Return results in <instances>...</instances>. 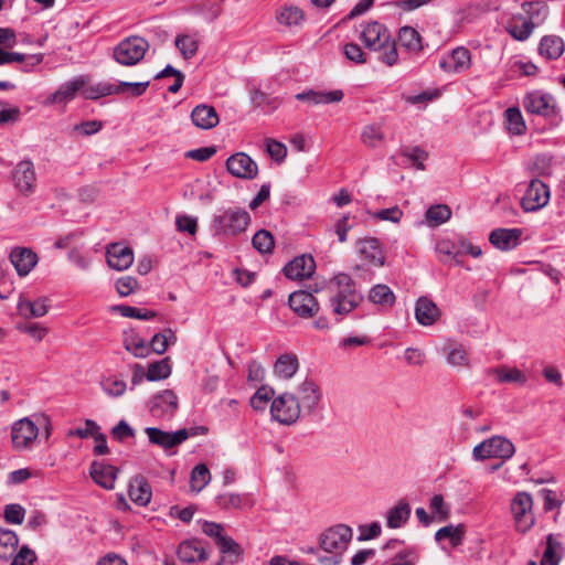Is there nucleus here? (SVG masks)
<instances>
[{
  "instance_id": "obj_1",
  "label": "nucleus",
  "mask_w": 565,
  "mask_h": 565,
  "mask_svg": "<svg viewBox=\"0 0 565 565\" xmlns=\"http://www.w3.org/2000/svg\"><path fill=\"white\" fill-rule=\"evenodd\" d=\"M329 289L332 292L329 305L337 322H340L363 301V296L358 291L355 281L348 274L335 275L329 284Z\"/></svg>"
},
{
  "instance_id": "obj_2",
  "label": "nucleus",
  "mask_w": 565,
  "mask_h": 565,
  "mask_svg": "<svg viewBox=\"0 0 565 565\" xmlns=\"http://www.w3.org/2000/svg\"><path fill=\"white\" fill-rule=\"evenodd\" d=\"M361 40L367 49L379 52V60L387 66H394L398 62L396 42L382 23L369 22L361 32Z\"/></svg>"
},
{
  "instance_id": "obj_3",
  "label": "nucleus",
  "mask_w": 565,
  "mask_h": 565,
  "mask_svg": "<svg viewBox=\"0 0 565 565\" xmlns=\"http://www.w3.org/2000/svg\"><path fill=\"white\" fill-rule=\"evenodd\" d=\"M522 106L527 114L544 118L551 126H557L562 121L561 108L550 93L529 92L523 96Z\"/></svg>"
},
{
  "instance_id": "obj_4",
  "label": "nucleus",
  "mask_w": 565,
  "mask_h": 565,
  "mask_svg": "<svg viewBox=\"0 0 565 565\" xmlns=\"http://www.w3.org/2000/svg\"><path fill=\"white\" fill-rule=\"evenodd\" d=\"M515 452L513 443L504 436L494 435L476 445L472 449V457L477 461L489 458L510 459Z\"/></svg>"
},
{
  "instance_id": "obj_5",
  "label": "nucleus",
  "mask_w": 565,
  "mask_h": 565,
  "mask_svg": "<svg viewBox=\"0 0 565 565\" xmlns=\"http://www.w3.org/2000/svg\"><path fill=\"white\" fill-rule=\"evenodd\" d=\"M250 223V215L243 209H227L213 220L215 233L235 236L246 231Z\"/></svg>"
},
{
  "instance_id": "obj_6",
  "label": "nucleus",
  "mask_w": 565,
  "mask_h": 565,
  "mask_svg": "<svg viewBox=\"0 0 565 565\" xmlns=\"http://www.w3.org/2000/svg\"><path fill=\"white\" fill-rule=\"evenodd\" d=\"M148 49L149 43L143 38L129 36L113 49V58L120 65L134 66L143 58Z\"/></svg>"
},
{
  "instance_id": "obj_7",
  "label": "nucleus",
  "mask_w": 565,
  "mask_h": 565,
  "mask_svg": "<svg viewBox=\"0 0 565 565\" xmlns=\"http://www.w3.org/2000/svg\"><path fill=\"white\" fill-rule=\"evenodd\" d=\"M292 394L303 416H310L317 413L322 399V392L315 380L306 377L298 384L296 392Z\"/></svg>"
},
{
  "instance_id": "obj_8",
  "label": "nucleus",
  "mask_w": 565,
  "mask_h": 565,
  "mask_svg": "<svg viewBox=\"0 0 565 565\" xmlns=\"http://www.w3.org/2000/svg\"><path fill=\"white\" fill-rule=\"evenodd\" d=\"M271 417L280 424L292 425L302 415L292 393H284L271 402Z\"/></svg>"
},
{
  "instance_id": "obj_9",
  "label": "nucleus",
  "mask_w": 565,
  "mask_h": 565,
  "mask_svg": "<svg viewBox=\"0 0 565 565\" xmlns=\"http://www.w3.org/2000/svg\"><path fill=\"white\" fill-rule=\"evenodd\" d=\"M39 437L38 425L29 417L21 418L11 427V441L17 450L33 448Z\"/></svg>"
},
{
  "instance_id": "obj_10",
  "label": "nucleus",
  "mask_w": 565,
  "mask_h": 565,
  "mask_svg": "<svg viewBox=\"0 0 565 565\" xmlns=\"http://www.w3.org/2000/svg\"><path fill=\"white\" fill-rule=\"evenodd\" d=\"M532 497L527 492H519L511 502V512L519 532L525 533L534 524Z\"/></svg>"
},
{
  "instance_id": "obj_11",
  "label": "nucleus",
  "mask_w": 565,
  "mask_h": 565,
  "mask_svg": "<svg viewBox=\"0 0 565 565\" xmlns=\"http://www.w3.org/2000/svg\"><path fill=\"white\" fill-rule=\"evenodd\" d=\"M352 539V529L344 524L329 527L319 536L320 547L328 553L343 551Z\"/></svg>"
},
{
  "instance_id": "obj_12",
  "label": "nucleus",
  "mask_w": 565,
  "mask_h": 565,
  "mask_svg": "<svg viewBox=\"0 0 565 565\" xmlns=\"http://www.w3.org/2000/svg\"><path fill=\"white\" fill-rule=\"evenodd\" d=\"M550 201L548 186L539 179H532L527 185L521 206L524 212H536L547 205Z\"/></svg>"
},
{
  "instance_id": "obj_13",
  "label": "nucleus",
  "mask_w": 565,
  "mask_h": 565,
  "mask_svg": "<svg viewBox=\"0 0 565 565\" xmlns=\"http://www.w3.org/2000/svg\"><path fill=\"white\" fill-rule=\"evenodd\" d=\"M12 180L18 191L29 196L36 190V172L31 160L20 161L12 170Z\"/></svg>"
},
{
  "instance_id": "obj_14",
  "label": "nucleus",
  "mask_w": 565,
  "mask_h": 565,
  "mask_svg": "<svg viewBox=\"0 0 565 565\" xmlns=\"http://www.w3.org/2000/svg\"><path fill=\"white\" fill-rule=\"evenodd\" d=\"M288 302L290 309L302 319L315 317L320 309L316 297L306 290L291 292Z\"/></svg>"
},
{
  "instance_id": "obj_15",
  "label": "nucleus",
  "mask_w": 565,
  "mask_h": 565,
  "mask_svg": "<svg viewBox=\"0 0 565 565\" xmlns=\"http://www.w3.org/2000/svg\"><path fill=\"white\" fill-rule=\"evenodd\" d=\"M145 433L151 444L164 449L173 448L186 440L190 435H194V433H190L186 428L179 429L174 433H168L156 427H147Z\"/></svg>"
},
{
  "instance_id": "obj_16",
  "label": "nucleus",
  "mask_w": 565,
  "mask_h": 565,
  "mask_svg": "<svg viewBox=\"0 0 565 565\" xmlns=\"http://www.w3.org/2000/svg\"><path fill=\"white\" fill-rule=\"evenodd\" d=\"M227 171L241 179L252 180L258 173L257 163L246 153L237 152L226 160Z\"/></svg>"
},
{
  "instance_id": "obj_17",
  "label": "nucleus",
  "mask_w": 565,
  "mask_h": 565,
  "mask_svg": "<svg viewBox=\"0 0 565 565\" xmlns=\"http://www.w3.org/2000/svg\"><path fill=\"white\" fill-rule=\"evenodd\" d=\"M87 83V78L83 75L77 76L64 84H62L53 94L47 96L44 105L51 106L55 104H65L74 99L76 93L84 88Z\"/></svg>"
},
{
  "instance_id": "obj_18",
  "label": "nucleus",
  "mask_w": 565,
  "mask_h": 565,
  "mask_svg": "<svg viewBox=\"0 0 565 565\" xmlns=\"http://www.w3.org/2000/svg\"><path fill=\"white\" fill-rule=\"evenodd\" d=\"M316 270V262L311 255L295 257L284 267V274L288 279L302 280L311 277Z\"/></svg>"
},
{
  "instance_id": "obj_19",
  "label": "nucleus",
  "mask_w": 565,
  "mask_h": 565,
  "mask_svg": "<svg viewBox=\"0 0 565 565\" xmlns=\"http://www.w3.org/2000/svg\"><path fill=\"white\" fill-rule=\"evenodd\" d=\"M178 407V397L171 390H164L154 395L149 404L153 417L161 418L171 416Z\"/></svg>"
},
{
  "instance_id": "obj_20",
  "label": "nucleus",
  "mask_w": 565,
  "mask_h": 565,
  "mask_svg": "<svg viewBox=\"0 0 565 565\" xmlns=\"http://www.w3.org/2000/svg\"><path fill=\"white\" fill-rule=\"evenodd\" d=\"M470 51L463 46L454 49L439 63L440 68L449 73H463L470 67Z\"/></svg>"
},
{
  "instance_id": "obj_21",
  "label": "nucleus",
  "mask_w": 565,
  "mask_h": 565,
  "mask_svg": "<svg viewBox=\"0 0 565 565\" xmlns=\"http://www.w3.org/2000/svg\"><path fill=\"white\" fill-rule=\"evenodd\" d=\"M107 264L118 271L128 269L134 263V252L128 246L113 243L106 250Z\"/></svg>"
},
{
  "instance_id": "obj_22",
  "label": "nucleus",
  "mask_w": 565,
  "mask_h": 565,
  "mask_svg": "<svg viewBox=\"0 0 565 565\" xmlns=\"http://www.w3.org/2000/svg\"><path fill=\"white\" fill-rule=\"evenodd\" d=\"M344 97V93L341 89L334 90H313L309 89L295 95V98L299 102H306L310 106L328 105L340 103Z\"/></svg>"
},
{
  "instance_id": "obj_23",
  "label": "nucleus",
  "mask_w": 565,
  "mask_h": 565,
  "mask_svg": "<svg viewBox=\"0 0 565 565\" xmlns=\"http://www.w3.org/2000/svg\"><path fill=\"white\" fill-rule=\"evenodd\" d=\"M9 258L19 276H26L38 263V255L28 247L13 248Z\"/></svg>"
},
{
  "instance_id": "obj_24",
  "label": "nucleus",
  "mask_w": 565,
  "mask_h": 565,
  "mask_svg": "<svg viewBox=\"0 0 565 565\" xmlns=\"http://www.w3.org/2000/svg\"><path fill=\"white\" fill-rule=\"evenodd\" d=\"M90 477L104 489L111 490L115 487L118 469L104 461H93L90 465Z\"/></svg>"
},
{
  "instance_id": "obj_25",
  "label": "nucleus",
  "mask_w": 565,
  "mask_h": 565,
  "mask_svg": "<svg viewBox=\"0 0 565 565\" xmlns=\"http://www.w3.org/2000/svg\"><path fill=\"white\" fill-rule=\"evenodd\" d=\"M522 230L520 228H497L490 233V243L501 250H510L519 245Z\"/></svg>"
},
{
  "instance_id": "obj_26",
  "label": "nucleus",
  "mask_w": 565,
  "mask_h": 565,
  "mask_svg": "<svg viewBox=\"0 0 565 565\" xmlns=\"http://www.w3.org/2000/svg\"><path fill=\"white\" fill-rule=\"evenodd\" d=\"M178 557L188 564L203 562L207 558L205 544L199 540L182 542L178 550Z\"/></svg>"
},
{
  "instance_id": "obj_27",
  "label": "nucleus",
  "mask_w": 565,
  "mask_h": 565,
  "mask_svg": "<svg viewBox=\"0 0 565 565\" xmlns=\"http://www.w3.org/2000/svg\"><path fill=\"white\" fill-rule=\"evenodd\" d=\"M128 494L134 503L140 507H146L151 501L152 490L143 476H136L129 483Z\"/></svg>"
},
{
  "instance_id": "obj_28",
  "label": "nucleus",
  "mask_w": 565,
  "mask_h": 565,
  "mask_svg": "<svg viewBox=\"0 0 565 565\" xmlns=\"http://www.w3.org/2000/svg\"><path fill=\"white\" fill-rule=\"evenodd\" d=\"M440 317V310L437 305L427 297H420L416 301L415 318L422 326H431Z\"/></svg>"
},
{
  "instance_id": "obj_29",
  "label": "nucleus",
  "mask_w": 565,
  "mask_h": 565,
  "mask_svg": "<svg viewBox=\"0 0 565 565\" xmlns=\"http://www.w3.org/2000/svg\"><path fill=\"white\" fill-rule=\"evenodd\" d=\"M191 119L194 126L200 129L214 128L218 121V115L213 106L201 104L193 108Z\"/></svg>"
},
{
  "instance_id": "obj_30",
  "label": "nucleus",
  "mask_w": 565,
  "mask_h": 565,
  "mask_svg": "<svg viewBox=\"0 0 565 565\" xmlns=\"http://www.w3.org/2000/svg\"><path fill=\"white\" fill-rule=\"evenodd\" d=\"M505 30L514 40L525 41L531 36L534 28L522 13H515L508 20Z\"/></svg>"
},
{
  "instance_id": "obj_31",
  "label": "nucleus",
  "mask_w": 565,
  "mask_h": 565,
  "mask_svg": "<svg viewBox=\"0 0 565 565\" xmlns=\"http://www.w3.org/2000/svg\"><path fill=\"white\" fill-rule=\"evenodd\" d=\"M360 255L375 266L384 265V255L376 238H364L356 244Z\"/></svg>"
},
{
  "instance_id": "obj_32",
  "label": "nucleus",
  "mask_w": 565,
  "mask_h": 565,
  "mask_svg": "<svg viewBox=\"0 0 565 565\" xmlns=\"http://www.w3.org/2000/svg\"><path fill=\"white\" fill-rule=\"evenodd\" d=\"M411 505L406 500H399L386 514V525L390 529H399L405 525L411 516Z\"/></svg>"
},
{
  "instance_id": "obj_33",
  "label": "nucleus",
  "mask_w": 565,
  "mask_h": 565,
  "mask_svg": "<svg viewBox=\"0 0 565 565\" xmlns=\"http://www.w3.org/2000/svg\"><path fill=\"white\" fill-rule=\"evenodd\" d=\"M565 44L558 35H545L541 39L539 53L547 60H557L564 53Z\"/></svg>"
},
{
  "instance_id": "obj_34",
  "label": "nucleus",
  "mask_w": 565,
  "mask_h": 565,
  "mask_svg": "<svg viewBox=\"0 0 565 565\" xmlns=\"http://www.w3.org/2000/svg\"><path fill=\"white\" fill-rule=\"evenodd\" d=\"M436 253L439 260L445 265H461V249L457 248V244L449 239H441L436 244Z\"/></svg>"
},
{
  "instance_id": "obj_35",
  "label": "nucleus",
  "mask_w": 565,
  "mask_h": 565,
  "mask_svg": "<svg viewBox=\"0 0 565 565\" xmlns=\"http://www.w3.org/2000/svg\"><path fill=\"white\" fill-rule=\"evenodd\" d=\"M299 369V362L295 354H281L274 364V373L284 380L291 379Z\"/></svg>"
},
{
  "instance_id": "obj_36",
  "label": "nucleus",
  "mask_w": 565,
  "mask_h": 565,
  "mask_svg": "<svg viewBox=\"0 0 565 565\" xmlns=\"http://www.w3.org/2000/svg\"><path fill=\"white\" fill-rule=\"evenodd\" d=\"M522 10L526 21L531 22L534 29L542 24L548 15V7L542 1L524 2Z\"/></svg>"
},
{
  "instance_id": "obj_37",
  "label": "nucleus",
  "mask_w": 565,
  "mask_h": 565,
  "mask_svg": "<svg viewBox=\"0 0 565 565\" xmlns=\"http://www.w3.org/2000/svg\"><path fill=\"white\" fill-rule=\"evenodd\" d=\"M124 347L136 358H146L150 354V348L147 342L132 330L125 332Z\"/></svg>"
},
{
  "instance_id": "obj_38",
  "label": "nucleus",
  "mask_w": 565,
  "mask_h": 565,
  "mask_svg": "<svg viewBox=\"0 0 565 565\" xmlns=\"http://www.w3.org/2000/svg\"><path fill=\"white\" fill-rule=\"evenodd\" d=\"M446 361L454 367H467L469 365V358L467 351L461 344L448 343L443 348Z\"/></svg>"
},
{
  "instance_id": "obj_39",
  "label": "nucleus",
  "mask_w": 565,
  "mask_h": 565,
  "mask_svg": "<svg viewBox=\"0 0 565 565\" xmlns=\"http://www.w3.org/2000/svg\"><path fill=\"white\" fill-rule=\"evenodd\" d=\"M466 534L465 524L460 523L458 525L448 524L446 526L440 527L435 533L436 542H440L445 539L450 541L452 547H457L462 544Z\"/></svg>"
},
{
  "instance_id": "obj_40",
  "label": "nucleus",
  "mask_w": 565,
  "mask_h": 565,
  "mask_svg": "<svg viewBox=\"0 0 565 565\" xmlns=\"http://www.w3.org/2000/svg\"><path fill=\"white\" fill-rule=\"evenodd\" d=\"M398 41L403 47L412 53H418L423 50L422 36L418 31L412 26H403L399 29Z\"/></svg>"
},
{
  "instance_id": "obj_41",
  "label": "nucleus",
  "mask_w": 565,
  "mask_h": 565,
  "mask_svg": "<svg viewBox=\"0 0 565 565\" xmlns=\"http://www.w3.org/2000/svg\"><path fill=\"white\" fill-rule=\"evenodd\" d=\"M563 545L553 534L546 537V547L541 558V565H558L562 561Z\"/></svg>"
},
{
  "instance_id": "obj_42",
  "label": "nucleus",
  "mask_w": 565,
  "mask_h": 565,
  "mask_svg": "<svg viewBox=\"0 0 565 565\" xmlns=\"http://www.w3.org/2000/svg\"><path fill=\"white\" fill-rule=\"evenodd\" d=\"M19 537L15 532L0 527V558L8 561L15 554Z\"/></svg>"
},
{
  "instance_id": "obj_43",
  "label": "nucleus",
  "mask_w": 565,
  "mask_h": 565,
  "mask_svg": "<svg viewBox=\"0 0 565 565\" xmlns=\"http://www.w3.org/2000/svg\"><path fill=\"white\" fill-rule=\"evenodd\" d=\"M395 295L386 285H375L369 294V300L375 305L392 307L395 302Z\"/></svg>"
},
{
  "instance_id": "obj_44",
  "label": "nucleus",
  "mask_w": 565,
  "mask_h": 565,
  "mask_svg": "<svg viewBox=\"0 0 565 565\" xmlns=\"http://www.w3.org/2000/svg\"><path fill=\"white\" fill-rule=\"evenodd\" d=\"M508 129L515 136H521L526 131V125L521 110L518 107H509L504 111Z\"/></svg>"
},
{
  "instance_id": "obj_45",
  "label": "nucleus",
  "mask_w": 565,
  "mask_h": 565,
  "mask_svg": "<svg viewBox=\"0 0 565 565\" xmlns=\"http://www.w3.org/2000/svg\"><path fill=\"white\" fill-rule=\"evenodd\" d=\"M277 20L280 24L297 26L303 22L305 12L299 7L287 6L279 11Z\"/></svg>"
},
{
  "instance_id": "obj_46",
  "label": "nucleus",
  "mask_w": 565,
  "mask_h": 565,
  "mask_svg": "<svg viewBox=\"0 0 565 565\" xmlns=\"http://www.w3.org/2000/svg\"><path fill=\"white\" fill-rule=\"evenodd\" d=\"M19 311L24 316L40 318L47 313V303L45 298H39L35 301L21 300L18 305Z\"/></svg>"
},
{
  "instance_id": "obj_47",
  "label": "nucleus",
  "mask_w": 565,
  "mask_h": 565,
  "mask_svg": "<svg viewBox=\"0 0 565 565\" xmlns=\"http://www.w3.org/2000/svg\"><path fill=\"white\" fill-rule=\"evenodd\" d=\"M500 383H518L524 385L527 381L526 375L516 367H497L492 371Z\"/></svg>"
},
{
  "instance_id": "obj_48",
  "label": "nucleus",
  "mask_w": 565,
  "mask_h": 565,
  "mask_svg": "<svg viewBox=\"0 0 565 565\" xmlns=\"http://www.w3.org/2000/svg\"><path fill=\"white\" fill-rule=\"evenodd\" d=\"M171 374V365L169 358L151 363L148 366L146 379L150 382L160 381L169 377Z\"/></svg>"
},
{
  "instance_id": "obj_49",
  "label": "nucleus",
  "mask_w": 565,
  "mask_h": 565,
  "mask_svg": "<svg viewBox=\"0 0 565 565\" xmlns=\"http://www.w3.org/2000/svg\"><path fill=\"white\" fill-rule=\"evenodd\" d=\"M118 89L116 84L100 82L83 90V95L86 99H98L100 97L117 95Z\"/></svg>"
},
{
  "instance_id": "obj_50",
  "label": "nucleus",
  "mask_w": 565,
  "mask_h": 565,
  "mask_svg": "<svg viewBox=\"0 0 565 565\" xmlns=\"http://www.w3.org/2000/svg\"><path fill=\"white\" fill-rule=\"evenodd\" d=\"M252 244L260 254H270L275 246V239L269 231L259 230L254 234Z\"/></svg>"
},
{
  "instance_id": "obj_51",
  "label": "nucleus",
  "mask_w": 565,
  "mask_h": 565,
  "mask_svg": "<svg viewBox=\"0 0 565 565\" xmlns=\"http://www.w3.org/2000/svg\"><path fill=\"white\" fill-rule=\"evenodd\" d=\"M177 337L171 329H166L161 333H156L150 341V351L162 354L167 351L169 343H175Z\"/></svg>"
},
{
  "instance_id": "obj_52",
  "label": "nucleus",
  "mask_w": 565,
  "mask_h": 565,
  "mask_svg": "<svg viewBox=\"0 0 565 565\" xmlns=\"http://www.w3.org/2000/svg\"><path fill=\"white\" fill-rule=\"evenodd\" d=\"M384 139L382 128L377 124H370L363 127L361 132V141L366 147L375 148Z\"/></svg>"
},
{
  "instance_id": "obj_53",
  "label": "nucleus",
  "mask_w": 565,
  "mask_h": 565,
  "mask_svg": "<svg viewBox=\"0 0 565 565\" xmlns=\"http://www.w3.org/2000/svg\"><path fill=\"white\" fill-rule=\"evenodd\" d=\"M211 473L203 463L196 465L191 472L190 487L192 491L200 492L210 482Z\"/></svg>"
},
{
  "instance_id": "obj_54",
  "label": "nucleus",
  "mask_w": 565,
  "mask_h": 565,
  "mask_svg": "<svg viewBox=\"0 0 565 565\" xmlns=\"http://www.w3.org/2000/svg\"><path fill=\"white\" fill-rule=\"evenodd\" d=\"M175 46L185 60H190L198 53L199 42L192 35L179 34L175 38Z\"/></svg>"
},
{
  "instance_id": "obj_55",
  "label": "nucleus",
  "mask_w": 565,
  "mask_h": 565,
  "mask_svg": "<svg viewBox=\"0 0 565 565\" xmlns=\"http://www.w3.org/2000/svg\"><path fill=\"white\" fill-rule=\"evenodd\" d=\"M450 216L451 210L445 204L433 205L426 212V218L433 225H440L447 222Z\"/></svg>"
},
{
  "instance_id": "obj_56",
  "label": "nucleus",
  "mask_w": 565,
  "mask_h": 565,
  "mask_svg": "<svg viewBox=\"0 0 565 565\" xmlns=\"http://www.w3.org/2000/svg\"><path fill=\"white\" fill-rule=\"evenodd\" d=\"M552 163L553 158L550 154L543 153L537 154L532 163H531V171L540 177H548L552 174Z\"/></svg>"
},
{
  "instance_id": "obj_57",
  "label": "nucleus",
  "mask_w": 565,
  "mask_h": 565,
  "mask_svg": "<svg viewBox=\"0 0 565 565\" xmlns=\"http://www.w3.org/2000/svg\"><path fill=\"white\" fill-rule=\"evenodd\" d=\"M274 390L269 386H260L250 398V406L255 411H264L274 396Z\"/></svg>"
},
{
  "instance_id": "obj_58",
  "label": "nucleus",
  "mask_w": 565,
  "mask_h": 565,
  "mask_svg": "<svg viewBox=\"0 0 565 565\" xmlns=\"http://www.w3.org/2000/svg\"><path fill=\"white\" fill-rule=\"evenodd\" d=\"M150 82H119L116 84V88L118 89L117 95L128 94L132 97L141 96L146 89L148 88Z\"/></svg>"
},
{
  "instance_id": "obj_59",
  "label": "nucleus",
  "mask_w": 565,
  "mask_h": 565,
  "mask_svg": "<svg viewBox=\"0 0 565 565\" xmlns=\"http://www.w3.org/2000/svg\"><path fill=\"white\" fill-rule=\"evenodd\" d=\"M429 508L433 516H436L438 521H446L450 516V508L445 503L441 494H435L430 499Z\"/></svg>"
},
{
  "instance_id": "obj_60",
  "label": "nucleus",
  "mask_w": 565,
  "mask_h": 565,
  "mask_svg": "<svg viewBox=\"0 0 565 565\" xmlns=\"http://www.w3.org/2000/svg\"><path fill=\"white\" fill-rule=\"evenodd\" d=\"M116 309L122 317L139 320H150L157 315L154 311L131 306H117Z\"/></svg>"
},
{
  "instance_id": "obj_61",
  "label": "nucleus",
  "mask_w": 565,
  "mask_h": 565,
  "mask_svg": "<svg viewBox=\"0 0 565 565\" xmlns=\"http://www.w3.org/2000/svg\"><path fill=\"white\" fill-rule=\"evenodd\" d=\"M102 388L107 395L119 397L126 392L127 384L125 381L117 377H107L102 381Z\"/></svg>"
},
{
  "instance_id": "obj_62",
  "label": "nucleus",
  "mask_w": 565,
  "mask_h": 565,
  "mask_svg": "<svg viewBox=\"0 0 565 565\" xmlns=\"http://www.w3.org/2000/svg\"><path fill=\"white\" fill-rule=\"evenodd\" d=\"M100 430V427L97 425V423L93 419H86L84 427H78L75 429H70L67 431L68 437H79L82 439L88 438V437H95L97 433Z\"/></svg>"
},
{
  "instance_id": "obj_63",
  "label": "nucleus",
  "mask_w": 565,
  "mask_h": 565,
  "mask_svg": "<svg viewBox=\"0 0 565 565\" xmlns=\"http://www.w3.org/2000/svg\"><path fill=\"white\" fill-rule=\"evenodd\" d=\"M115 287L120 297H127L138 288V280L132 276H124L116 280Z\"/></svg>"
},
{
  "instance_id": "obj_64",
  "label": "nucleus",
  "mask_w": 565,
  "mask_h": 565,
  "mask_svg": "<svg viewBox=\"0 0 565 565\" xmlns=\"http://www.w3.org/2000/svg\"><path fill=\"white\" fill-rule=\"evenodd\" d=\"M36 561V554L33 550L28 546H22L20 551L12 556L10 565H34Z\"/></svg>"
}]
</instances>
